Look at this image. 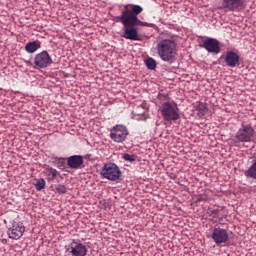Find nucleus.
Here are the masks:
<instances>
[{"mask_svg": "<svg viewBox=\"0 0 256 256\" xmlns=\"http://www.w3.org/2000/svg\"><path fill=\"white\" fill-rule=\"evenodd\" d=\"M141 13H143V7L140 5L128 4L124 6L121 15L115 18L116 23L123 25L121 37L129 39V41H139V30L136 27L143 25V21L139 20Z\"/></svg>", "mask_w": 256, "mask_h": 256, "instance_id": "1", "label": "nucleus"}, {"mask_svg": "<svg viewBox=\"0 0 256 256\" xmlns=\"http://www.w3.org/2000/svg\"><path fill=\"white\" fill-rule=\"evenodd\" d=\"M158 107L161 116L167 123H175L181 118V111L179 110V105L174 100L169 98V94L159 93L157 96Z\"/></svg>", "mask_w": 256, "mask_h": 256, "instance_id": "2", "label": "nucleus"}, {"mask_svg": "<svg viewBox=\"0 0 256 256\" xmlns=\"http://www.w3.org/2000/svg\"><path fill=\"white\" fill-rule=\"evenodd\" d=\"M156 51L161 61L170 65L177 61V43L172 39H162L157 42Z\"/></svg>", "mask_w": 256, "mask_h": 256, "instance_id": "3", "label": "nucleus"}, {"mask_svg": "<svg viewBox=\"0 0 256 256\" xmlns=\"http://www.w3.org/2000/svg\"><path fill=\"white\" fill-rule=\"evenodd\" d=\"M235 139L237 140L235 143H252L255 139L253 124L249 121H242L235 134Z\"/></svg>", "mask_w": 256, "mask_h": 256, "instance_id": "4", "label": "nucleus"}, {"mask_svg": "<svg viewBox=\"0 0 256 256\" xmlns=\"http://www.w3.org/2000/svg\"><path fill=\"white\" fill-rule=\"evenodd\" d=\"M101 177L108 179V181H119L123 173L117 164L109 162L104 164L100 171Z\"/></svg>", "mask_w": 256, "mask_h": 256, "instance_id": "5", "label": "nucleus"}, {"mask_svg": "<svg viewBox=\"0 0 256 256\" xmlns=\"http://www.w3.org/2000/svg\"><path fill=\"white\" fill-rule=\"evenodd\" d=\"M129 137V130L123 124H116L110 129V139L114 143H125Z\"/></svg>", "mask_w": 256, "mask_h": 256, "instance_id": "6", "label": "nucleus"}, {"mask_svg": "<svg viewBox=\"0 0 256 256\" xmlns=\"http://www.w3.org/2000/svg\"><path fill=\"white\" fill-rule=\"evenodd\" d=\"M25 234V225L21 221H12V226L8 229L7 235L9 239H14L18 241Z\"/></svg>", "mask_w": 256, "mask_h": 256, "instance_id": "7", "label": "nucleus"}, {"mask_svg": "<svg viewBox=\"0 0 256 256\" xmlns=\"http://www.w3.org/2000/svg\"><path fill=\"white\" fill-rule=\"evenodd\" d=\"M53 63V59H51V56L49 55V52L46 50L38 53L34 57V67L35 69H46V67H49Z\"/></svg>", "mask_w": 256, "mask_h": 256, "instance_id": "8", "label": "nucleus"}, {"mask_svg": "<svg viewBox=\"0 0 256 256\" xmlns=\"http://www.w3.org/2000/svg\"><path fill=\"white\" fill-rule=\"evenodd\" d=\"M245 3L247 0H222L220 9L228 13H235V11H241L245 7Z\"/></svg>", "mask_w": 256, "mask_h": 256, "instance_id": "9", "label": "nucleus"}, {"mask_svg": "<svg viewBox=\"0 0 256 256\" xmlns=\"http://www.w3.org/2000/svg\"><path fill=\"white\" fill-rule=\"evenodd\" d=\"M200 47L205 49L208 53H214L215 55L221 53V44L219 40L215 38H207Z\"/></svg>", "mask_w": 256, "mask_h": 256, "instance_id": "10", "label": "nucleus"}, {"mask_svg": "<svg viewBox=\"0 0 256 256\" xmlns=\"http://www.w3.org/2000/svg\"><path fill=\"white\" fill-rule=\"evenodd\" d=\"M68 251L72 256H86L87 246L81 243L80 240H73L69 245Z\"/></svg>", "mask_w": 256, "mask_h": 256, "instance_id": "11", "label": "nucleus"}, {"mask_svg": "<svg viewBox=\"0 0 256 256\" xmlns=\"http://www.w3.org/2000/svg\"><path fill=\"white\" fill-rule=\"evenodd\" d=\"M211 237L216 245H221L229 241V232L223 228H214Z\"/></svg>", "mask_w": 256, "mask_h": 256, "instance_id": "12", "label": "nucleus"}, {"mask_svg": "<svg viewBox=\"0 0 256 256\" xmlns=\"http://www.w3.org/2000/svg\"><path fill=\"white\" fill-rule=\"evenodd\" d=\"M239 54L234 51H228L225 55V63L227 67H237L239 65Z\"/></svg>", "mask_w": 256, "mask_h": 256, "instance_id": "13", "label": "nucleus"}, {"mask_svg": "<svg viewBox=\"0 0 256 256\" xmlns=\"http://www.w3.org/2000/svg\"><path fill=\"white\" fill-rule=\"evenodd\" d=\"M83 163V156L81 155H73L67 159V165L70 169H81V165H83Z\"/></svg>", "mask_w": 256, "mask_h": 256, "instance_id": "14", "label": "nucleus"}, {"mask_svg": "<svg viewBox=\"0 0 256 256\" xmlns=\"http://www.w3.org/2000/svg\"><path fill=\"white\" fill-rule=\"evenodd\" d=\"M244 175L247 179L256 180V154L253 155L251 165L244 171Z\"/></svg>", "mask_w": 256, "mask_h": 256, "instance_id": "15", "label": "nucleus"}, {"mask_svg": "<svg viewBox=\"0 0 256 256\" xmlns=\"http://www.w3.org/2000/svg\"><path fill=\"white\" fill-rule=\"evenodd\" d=\"M44 175H46L47 181H49V182L55 181V179H57V176L59 175V171H57V169H55L51 166H47L44 169Z\"/></svg>", "mask_w": 256, "mask_h": 256, "instance_id": "16", "label": "nucleus"}, {"mask_svg": "<svg viewBox=\"0 0 256 256\" xmlns=\"http://www.w3.org/2000/svg\"><path fill=\"white\" fill-rule=\"evenodd\" d=\"M208 215H209V217H211V221L213 223H220V221H223V216H221V210L220 209L210 208L208 210Z\"/></svg>", "mask_w": 256, "mask_h": 256, "instance_id": "17", "label": "nucleus"}, {"mask_svg": "<svg viewBox=\"0 0 256 256\" xmlns=\"http://www.w3.org/2000/svg\"><path fill=\"white\" fill-rule=\"evenodd\" d=\"M38 49H41L40 41H31L25 45L26 53H35Z\"/></svg>", "mask_w": 256, "mask_h": 256, "instance_id": "18", "label": "nucleus"}, {"mask_svg": "<svg viewBox=\"0 0 256 256\" xmlns=\"http://www.w3.org/2000/svg\"><path fill=\"white\" fill-rule=\"evenodd\" d=\"M196 111H197L198 117H205V115L207 114V111H209V109L207 108V104H205L203 102H199L196 105Z\"/></svg>", "mask_w": 256, "mask_h": 256, "instance_id": "19", "label": "nucleus"}, {"mask_svg": "<svg viewBox=\"0 0 256 256\" xmlns=\"http://www.w3.org/2000/svg\"><path fill=\"white\" fill-rule=\"evenodd\" d=\"M51 159H52L53 165H55V167H58V169H63V167H65V159L61 157H57L55 155H53Z\"/></svg>", "mask_w": 256, "mask_h": 256, "instance_id": "20", "label": "nucleus"}, {"mask_svg": "<svg viewBox=\"0 0 256 256\" xmlns=\"http://www.w3.org/2000/svg\"><path fill=\"white\" fill-rule=\"evenodd\" d=\"M145 65L147 69H150L151 71H154V69H157V61H155V59L151 57L145 60Z\"/></svg>", "mask_w": 256, "mask_h": 256, "instance_id": "21", "label": "nucleus"}, {"mask_svg": "<svg viewBox=\"0 0 256 256\" xmlns=\"http://www.w3.org/2000/svg\"><path fill=\"white\" fill-rule=\"evenodd\" d=\"M122 159L128 161V163H134V161H137V156L135 154L125 153L123 154Z\"/></svg>", "mask_w": 256, "mask_h": 256, "instance_id": "22", "label": "nucleus"}, {"mask_svg": "<svg viewBox=\"0 0 256 256\" xmlns=\"http://www.w3.org/2000/svg\"><path fill=\"white\" fill-rule=\"evenodd\" d=\"M45 185H47V183L45 182V179L40 178L39 180H37L35 184L36 191H43V188L45 187Z\"/></svg>", "mask_w": 256, "mask_h": 256, "instance_id": "23", "label": "nucleus"}, {"mask_svg": "<svg viewBox=\"0 0 256 256\" xmlns=\"http://www.w3.org/2000/svg\"><path fill=\"white\" fill-rule=\"evenodd\" d=\"M56 191L57 193H59V195H65V193H67V186L63 184H58L56 186Z\"/></svg>", "mask_w": 256, "mask_h": 256, "instance_id": "24", "label": "nucleus"}, {"mask_svg": "<svg viewBox=\"0 0 256 256\" xmlns=\"http://www.w3.org/2000/svg\"><path fill=\"white\" fill-rule=\"evenodd\" d=\"M25 65H26L27 67H31L32 63H31V61L26 60V61H25Z\"/></svg>", "mask_w": 256, "mask_h": 256, "instance_id": "25", "label": "nucleus"}, {"mask_svg": "<svg viewBox=\"0 0 256 256\" xmlns=\"http://www.w3.org/2000/svg\"><path fill=\"white\" fill-rule=\"evenodd\" d=\"M236 141H237V140L234 141V146H235V147H237V144H235V143H238V142H236Z\"/></svg>", "mask_w": 256, "mask_h": 256, "instance_id": "26", "label": "nucleus"}, {"mask_svg": "<svg viewBox=\"0 0 256 256\" xmlns=\"http://www.w3.org/2000/svg\"><path fill=\"white\" fill-rule=\"evenodd\" d=\"M236 141H237V140L234 141V146H235V147H237V144H235V143H238V142H236Z\"/></svg>", "mask_w": 256, "mask_h": 256, "instance_id": "27", "label": "nucleus"}]
</instances>
